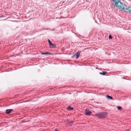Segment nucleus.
I'll use <instances>...</instances> for the list:
<instances>
[{
    "instance_id": "nucleus-1",
    "label": "nucleus",
    "mask_w": 131,
    "mask_h": 131,
    "mask_svg": "<svg viewBox=\"0 0 131 131\" xmlns=\"http://www.w3.org/2000/svg\"><path fill=\"white\" fill-rule=\"evenodd\" d=\"M113 1L115 3V6L118 7L119 9H121L122 11H124L127 10H128V12H129V13L131 14V10L129 9V7L125 8L120 0H114Z\"/></svg>"
},
{
    "instance_id": "nucleus-2",
    "label": "nucleus",
    "mask_w": 131,
    "mask_h": 131,
    "mask_svg": "<svg viewBox=\"0 0 131 131\" xmlns=\"http://www.w3.org/2000/svg\"><path fill=\"white\" fill-rule=\"evenodd\" d=\"M95 115L101 119L103 118L106 117L107 114L105 112H102L95 114Z\"/></svg>"
},
{
    "instance_id": "nucleus-3",
    "label": "nucleus",
    "mask_w": 131,
    "mask_h": 131,
    "mask_svg": "<svg viewBox=\"0 0 131 131\" xmlns=\"http://www.w3.org/2000/svg\"><path fill=\"white\" fill-rule=\"evenodd\" d=\"M85 114L89 115L92 113V112L88 109H86L85 110Z\"/></svg>"
},
{
    "instance_id": "nucleus-4",
    "label": "nucleus",
    "mask_w": 131,
    "mask_h": 131,
    "mask_svg": "<svg viewBox=\"0 0 131 131\" xmlns=\"http://www.w3.org/2000/svg\"><path fill=\"white\" fill-rule=\"evenodd\" d=\"M13 109H7L6 110V113L7 114L10 113L12 111H13Z\"/></svg>"
},
{
    "instance_id": "nucleus-5",
    "label": "nucleus",
    "mask_w": 131,
    "mask_h": 131,
    "mask_svg": "<svg viewBox=\"0 0 131 131\" xmlns=\"http://www.w3.org/2000/svg\"><path fill=\"white\" fill-rule=\"evenodd\" d=\"M80 52H77L75 53V55L76 56V58L77 59L79 57L80 55Z\"/></svg>"
},
{
    "instance_id": "nucleus-6",
    "label": "nucleus",
    "mask_w": 131,
    "mask_h": 131,
    "mask_svg": "<svg viewBox=\"0 0 131 131\" xmlns=\"http://www.w3.org/2000/svg\"><path fill=\"white\" fill-rule=\"evenodd\" d=\"M49 46L51 47L52 48H54L56 47V45L52 43L49 45Z\"/></svg>"
},
{
    "instance_id": "nucleus-7",
    "label": "nucleus",
    "mask_w": 131,
    "mask_h": 131,
    "mask_svg": "<svg viewBox=\"0 0 131 131\" xmlns=\"http://www.w3.org/2000/svg\"><path fill=\"white\" fill-rule=\"evenodd\" d=\"M41 54L42 55H45V54H49V55H51L52 54V53H49V52H46V53H43L41 52Z\"/></svg>"
},
{
    "instance_id": "nucleus-8",
    "label": "nucleus",
    "mask_w": 131,
    "mask_h": 131,
    "mask_svg": "<svg viewBox=\"0 0 131 131\" xmlns=\"http://www.w3.org/2000/svg\"><path fill=\"white\" fill-rule=\"evenodd\" d=\"M107 73V72H106V71H103V73L101 72H100L99 74H100L103 75H105V74Z\"/></svg>"
},
{
    "instance_id": "nucleus-9",
    "label": "nucleus",
    "mask_w": 131,
    "mask_h": 131,
    "mask_svg": "<svg viewBox=\"0 0 131 131\" xmlns=\"http://www.w3.org/2000/svg\"><path fill=\"white\" fill-rule=\"evenodd\" d=\"M68 110H73V108L71 107L70 106H68L67 108Z\"/></svg>"
},
{
    "instance_id": "nucleus-10",
    "label": "nucleus",
    "mask_w": 131,
    "mask_h": 131,
    "mask_svg": "<svg viewBox=\"0 0 131 131\" xmlns=\"http://www.w3.org/2000/svg\"><path fill=\"white\" fill-rule=\"evenodd\" d=\"M106 97L108 99H113L112 97L111 96H109L108 95H107Z\"/></svg>"
},
{
    "instance_id": "nucleus-11",
    "label": "nucleus",
    "mask_w": 131,
    "mask_h": 131,
    "mask_svg": "<svg viewBox=\"0 0 131 131\" xmlns=\"http://www.w3.org/2000/svg\"><path fill=\"white\" fill-rule=\"evenodd\" d=\"M117 108L118 110H121V108H122V107H121L118 106H117Z\"/></svg>"
},
{
    "instance_id": "nucleus-12",
    "label": "nucleus",
    "mask_w": 131,
    "mask_h": 131,
    "mask_svg": "<svg viewBox=\"0 0 131 131\" xmlns=\"http://www.w3.org/2000/svg\"><path fill=\"white\" fill-rule=\"evenodd\" d=\"M67 122H68V123H73V122H72L71 121H69L68 120H67Z\"/></svg>"
},
{
    "instance_id": "nucleus-13",
    "label": "nucleus",
    "mask_w": 131,
    "mask_h": 131,
    "mask_svg": "<svg viewBox=\"0 0 131 131\" xmlns=\"http://www.w3.org/2000/svg\"><path fill=\"white\" fill-rule=\"evenodd\" d=\"M48 42L49 44V45H50L51 43H52L50 41V40H49V39H48Z\"/></svg>"
},
{
    "instance_id": "nucleus-14",
    "label": "nucleus",
    "mask_w": 131,
    "mask_h": 131,
    "mask_svg": "<svg viewBox=\"0 0 131 131\" xmlns=\"http://www.w3.org/2000/svg\"><path fill=\"white\" fill-rule=\"evenodd\" d=\"M109 38L110 39H112V36H111V35H110L109 36Z\"/></svg>"
},
{
    "instance_id": "nucleus-15",
    "label": "nucleus",
    "mask_w": 131,
    "mask_h": 131,
    "mask_svg": "<svg viewBox=\"0 0 131 131\" xmlns=\"http://www.w3.org/2000/svg\"><path fill=\"white\" fill-rule=\"evenodd\" d=\"M126 131H129V130L128 129H127L126 130H125Z\"/></svg>"
}]
</instances>
